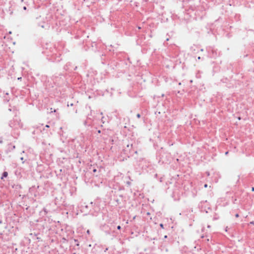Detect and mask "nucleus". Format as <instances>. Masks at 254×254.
I'll return each mask as SVG.
<instances>
[{"label": "nucleus", "mask_w": 254, "mask_h": 254, "mask_svg": "<svg viewBox=\"0 0 254 254\" xmlns=\"http://www.w3.org/2000/svg\"><path fill=\"white\" fill-rule=\"evenodd\" d=\"M136 116L138 118H139L140 117V115L139 114H138Z\"/></svg>", "instance_id": "nucleus-3"}, {"label": "nucleus", "mask_w": 254, "mask_h": 254, "mask_svg": "<svg viewBox=\"0 0 254 254\" xmlns=\"http://www.w3.org/2000/svg\"><path fill=\"white\" fill-rule=\"evenodd\" d=\"M160 226L162 228H164L163 225L162 224H160Z\"/></svg>", "instance_id": "nucleus-2"}, {"label": "nucleus", "mask_w": 254, "mask_h": 254, "mask_svg": "<svg viewBox=\"0 0 254 254\" xmlns=\"http://www.w3.org/2000/svg\"><path fill=\"white\" fill-rule=\"evenodd\" d=\"M93 171H94V172H96V169H94V170H93Z\"/></svg>", "instance_id": "nucleus-15"}, {"label": "nucleus", "mask_w": 254, "mask_h": 254, "mask_svg": "<svg viewBox=\"0 0 254 254\" xmlns=\"http://www.w3.org/2000/svg\"><path fill=\"white\" fill-rule=\"evenodd\" d=\"M250 224H254V221L251 222H250Z\"/></svg>", "instance_id": "nucleus-9"}, {"label": "nucleus", "mask_w": 254, "mask_h": 254, "mask_svg": "<svg viewBox=\"0 0 254 254\" xmlns=\"http://www.w3.org/2000/svg\"><path fill=\"white\" fill-rule=\"evenodd\" d=\"M20 160H21V161H22V163H24V161H23V157H21V158H20Z\"/></svg>", "instance_id": "nucleus-4"}, {"label": "nucleus", "mask_w": 254, "mask_h": 254, "mask_svg": "<svg viewBox=\"0 0 254 254\" xmlns=\"http://www.w3.org/2000/svg\"><path fill=\"white\" fill-rule=\"evenodd\" d=\"M87 234H90V231H89V230H87Z\"/></svg>", "instance_id": "nucleus-7"}, {"label": "nucleus", "mask_w": 254, "mask_h": 254, "mask_svg": "<svg viewBox=\"0 0 254 254\" xmlns=\"http://www.w3.org/2000/svg\"><path fill=\"white\" fill-rule=\"evenodd\" d=\"M252 191H254V188H252Z\"/></svg>", "instance_id": "nucleus-13"}, {"label": "nucleus", "mask_w": 254, "mask_h": 254, "mask_svg": "<svg viewBox=\"0 0 254 254\" xmlns=\"http://www.w3.org/2000/svg\"><path fill=\"white\" fill-rule=\"evenodd\" d=\"M121 226H118L117 227V229H118V230H120V229H121Z\"/></svg>", "instance_id": "nucleus-5"}, {"label": "nucleus", "mask_w": 254, "mask_h": 254, "mask_svg": "<svg viewBox=\"0 0 254 254\" xmlns=\"http://www.w3.org/2000/svg\"><path fill=\"white\" fill-rule=\"evenodd\" d=\"M127 184L128 185H130V182H127Z\"/></svg>", "instance_id": "nucleus-8"}, {"label": "nucleus", "mask_w": 254, "mask_h": 254, "mask_svg": "<svg viewBox=\"0 0 254 254\" xmlns=\"http://www.w3.org/2000/svg\"><path fill=\"white\" fill-rule=\"evenodd\" d=\"M235 216H236V217H239V214H236L235 215Z\"/></svg>", "instance_id": "nucleus-6"}, {"label": "nucleus", "mask_w": 254, "mask_h": 254, "mask_svg": "<svg viewBox=\"0 0 254 254\" xmlns=\"http://www.w3.org/2000/svg\"><path fill=\"white\" fill-rule=\"evenodd\" d=\"M46 127H49V126L48 125H46Z\"/></svg>", "instance_id": "nucleus-12"}, {"label": "nucleus", "mask_w": 254, "mask_h": 254, "mask_svg": "<svg viewBox=\"0 0 254 254\" xmlns=\"http://www.w3.org/2000/svg\"><path fill=\"white\" fill-rule=\"evenodd\" d=\"M204 187L205 188H207V184H205L204 185Z\"/></svg>", "instance_id": "nucleus-10"}, {"label": "nucleus", "mask_w": 254, "mask_h": 254, "mask_svg": "<svg viewBox=\"0 0 254 254\" xmlns=\"http://www.w3.org/2000/svg\"><path fill=\"white\" fill-rule=\"evenodd\" d=\"M8 175V173L6 172H4L2 174V176L1 178V179H3V178H6Z\"/></svg>", "instance_id": "nucleus-1"}, {"label": "nucleus", "mask_w": 254, "mask_h": 254, "mask_svg": "<svg viewBox=\"0 0 254 254\" xmlns=\"http://www.w3.org/2000/svg\"><path fill=\"white\" fill-rule=\"evenodd\" d=\"M103 119H104V117H102V121L103 123H104Z\"/></svg>", "instance_id": "nucleus-11"}, {"label": "nucleus", "mask_w": 254, "mask_h": 254, "mask_svg": "<svg viewBox=\"0 0 254 254\" xmlns=\"http://www.w3.org/2000/svg\"><path fill=\"white\" fill-rule=\"evenodd\" d=\"M23 8H24V9H26L25 6H24Z\"/></svg>", "instance_id": "nucleus-14"}]
</instances>
